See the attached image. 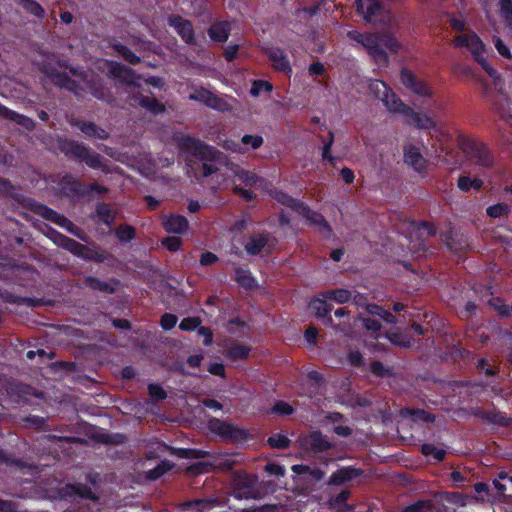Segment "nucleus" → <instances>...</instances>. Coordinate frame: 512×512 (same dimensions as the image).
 <instances>
[{"instance_id": "1", "label": "nucleus", "mask_w": 512, "mask_h": 512, "mask_svg": "<svg viewBox=\"0 0 512 512\" xmlns=\"http://www.w3.org/2000/svg\"><path fill=\"white\" fill-rule=\"evenodd\" d=\"M182 152L199 163V172L203 177H209L217 173L224 163V154L216 147L190 136H182L178 142Z\"/></svg>"}, {"instance_id": "2", "label": "nucleus", "mask_w": 512, "mask_h": 512, "mask_svg": "<svg viewBox=\"0 0 512 512\" xmlns=\"http://www.w3.org/2000/svg\"><path fill=\"white\" fill-rule=\"evenodd\" d=\"M451 44L455 48H467L474 60L495 82L500 78L498 71L493 68L483 56L485 44L476 32L470 31L469 33L459 34L452 39Z\"/></svg>"}, {"instance_id": "3", "label": "nucleus", "mask_w": 512, "mask_h": 512, "mask_svg": "<svg viewBox=\"0 0 512 512\" xmlns=\"http://www.w3.org/2000/svg\"><path fill=\"white\" fill-rule=\"evenodd\" d=\"M58 147L60 151L69 159L84 162L92 169H101L107 171L106 166L102 163L100 154L93 152L87 145L73 139H59Z\"/></svg>"}, {"instance_id": "4", "label": "nucleus", "mask_w": 512, "mask_h": 512, "mask_svg": "<svg viewBox=\"0 0 512 512\" xmlns=\"http://www.w3.org/2000/svg\"><path fill=\"white\" fill-rule=\"evenodd\" d=\"M231 495L238 500L260 498L258 477L245 471H236L231 479Z\"/></svg>"}, {"instance_id": "5", "label": "nucleus", "mask_w": 512, "mask_h": 512, "mask_svg": "<svg viewBox=\"0 0 512 512\" xmlns=\"http://www.w3.org/2000/svg\"><path fill=\"white\" fill-rule=\"evenodd\" d=\"M370 91L379 99L388 111L406 115V109L410 108L406 105L393 90L381 80H373L369 83Z\"/></svg>"}, {"instance_id": "6", "label": "nucleus", "mask_w": 512, "mask_h": 512, "mask_svg": "<svg viewBox=\"0 0 512 512\" xmlns=\"http://www.w3.org/2000/svg\"><path fill=\"white\" fill-rule=\"evenodd\" d=\"M207 427L210 432L229 443H240L248 439L247 430L216 417L208 419Z\"/></svg>"}, {"instance_id": "7", "label": "nucleus", "mask_w": 512, "mask_h": 512, "mask_svg": "<svg viewBox=\"0 0 512 512\" xmlns=\"http://www.w3.org/2000/svg\"><path fill=\"white\" fill-rule=\"evenodd\" d=\"M73 75L83 76V87L85 89V96L92 95L94 98L111 104L114 97L111 92V87L108 82L97 74L88 75L87 73L78 74L75 69H71Z\"/></svg>"}, {"instance_id": "8", "label": "nucleus", "mask_w": 512, "mask_h": 512, "mask_svg": "<svg viewBox=\"0 0 512 512\" xmlns=\"http://www.w3.org/2000/svg\"><path fill=\"white\" fill-rule=\"evenodd\" d=\"M347 37L361 44L378 66H387L389 64V57L386 51L378 50L375 33H361L358 30H350L347 32Z\"/></svg>"}, {"instance_id": "9", "label": "nucleus", "mask_w": 512, "mask_h": 512, "mask_svg": "<svg viewBox=\"0 0 512 512\" xmlns=\"http://www.w3.org/2000/svg\"><path fill=\"white\" fill-rule=\"evenodd\" d=\"M98 501V495L86 484L67 483L56 490V498L62 501L73 502L76 498Z\"/></svg>"}, {"instance_id": "10", "label": "nucleus", "mask_w": 512, "mask_h": 512, "mask_svg": "<svg viewBox=\"0 0 512 512\" xmlns=\"http://www.w3.org/2000/svg\"><path fill=\"white\" fill-rule=\"evenodd\" d=\"M463 150L476 165L489 168L494 164L491 151L482 142L467 140L463 143Z\"/></svg>"}, {"instance_id": "11", "label": "nucleus", "mask_w": 512, "mask_h": 512, "mask_svg": "<svg viewBox=\"0 0 512 512\" xmlns=\"http://www.w3.org/2000/svg\"><path fill=\"white\" fill-rule=\"evenodd\" d=\"M297 214L305 218L308 225L314 226L325 239L331 238L333 234L332 227L321 213L312 210L303 202L299 204Z\"/></svg>"}, {"instance_id": "12", "label": "nucleus", "mask_w": 512, "mask_h": 512, "mask_svg": "<svg viewBox=\"0 0 512 512\" xmlns=\"http://www.w3.org/2000/svg\"><path fill=\"white\" fill-rule=\"evenodd\" d=\"M356 12L366 23H378L383 19L384 5L380 0H355Z\"/></svg>"}, {"instance_id": "13", "label": "nucleus", "mask_w": 512, "mask_h": 512, "mask_svg": "<svg viewBox=\"0 0 512 512\" xmlns=\"http://www.w3.org/2000/svg\"><path fill=\"white\" fill-rule=\"evenodd\" d=\"M168 25L176 31L181 39L188 45H195V31L190 20L180 15H169L167 18Z\"/></svg>"}, {"instance_id": "14", "label": "nucleus", "mask_w": 512, "mask_h": 512, "mask_svg": "<svg viewBox=\"0 0 512 512\" xmlns=\"http://www.w3.org/2000/svg\"><path fill=\"white\" fill-rule=\"evenodd\" d=\"M400 81L408 90L419 96L430 97L432 95L430 86L425 81L417 78L408 68L401 69Z\"/></svg>"}, {"instance_id": "15", "label": "nucleus", "mask_w": 512, "mask_h": 512, "mask_svg": "<svg viewBox=\"0 0 512 512\" xmlns=\"http://www.w3.org/2000/svg\"><path fill=\"white\" fill-rule=\"evenodd\" d=\"M54 84L73 93L77 98L85 97L83 80L81 82L72 79L67 73L54 70L50 74Z\"/></svg>"}, {"instance_id": "16", "label": "nucleus", "mask_w": 512, "mask_h": 512, "mask_svg": "<svg viewBox=\"0 0 512 512\" xmlns=\"http://www.w3.org/2000/svg\"><path fill=\"white\" fill-rule=\"evenodd\" d=\"M48 237L53 241L55 245L69 251L73 255L77 257L82 255L84 244L76 241L75 239L62 234L52 227H49L48 229Z\"/></svg>"}, {"instance_id": "17", "label": "nucleus", "mask_w": 512, "mask_h": 512, "mask_svg": "<svg viewBox=\"0 0 512 512\" xmlns=\"http://www.w3.org/2000/svg\"><path fill=\"white\" fill-rule=\"evenodd\" d=\"M327 298L320 296H314L310 299L308 307L314 312L316 318L321 319L326 326L334 327L333 319L330 315L332 311V305L327 302Z\"/></svg>"}, {"instance_id": "18", "label": "nucleus", "mask_w": 512, "mask_h": 512, "mask_svg": "<svg viewBox=\"0 0 512 512\" xmlns=\"http://www.w3.org/2000/svg\"><path fill=\"white\" fill-rule=\"evenodd\" d=\"M364 470L354 466H344L331 474L327 484L329 486H342L355 478L361 477Z\"/></svg>"}, {"instance_id": "19", "label": "nucleus", "mask_w": 512, "mask_h": 512, "mask_svg": "<svg viewBox=\"0 0 512 512\" xmlns=\"http://www.w3.org/2000/svg\"><path fill=\"white\" fill-rule=\"evenodd\" d=\"M162 227L169 234H184L189 228L188 219L180 214H168L162 217Z\"/></svg>"}, {"instance_id": "20", "label": "nucleus", "mask_w": 512, "mask_h": 512, "mask_svg": "<svg viewBox=\"0 0 512 512\" xmlns=\"http://www.w3.org/2000/svg\"><path fill=\"white\" fill-rule=\"evenodd\" d=\"M272 67L279 72L286 74L292 73V67L285 51L279 47H271L265 52Z\"/></svg>"}, {"instance_id": "21", "label": "nucleus", "mask_w": 512, "mask_h": 512, "mask_svg": "<svg viewBox=\"0 0 512 512\" xmlns=\"http://www.w3.org/2000/svg\"><path fill=\"white\" fill-rule=\"evenodd\" d=\"M119 281L116 278H110L108 281H103L95 276H85L83 279V286L91 289L92 291H99L106 294H114L117 291Z\"/></svg>"}, {"instance_id": "22", "label": "nucleus", "mask_w": 512, "mask_h": 512, "mask_svg": "<svg viewBox=\"0 0 512 512\" xmlns=\"http://www.w3.org/2000/svg\"><path fill=\"white\" fill-rule=\"evenodd\" d=\"M157 449L160 453L169 452L171 455L176 456L180 459H200L204 458L206 455V452L200 449L176 448L164 442H159Z\"/></svg>"}, {"instance_id": "23", "label": "nucleus", "mask_w": 512, "mask_h": 512, "mask_svg": "<svg viewBox=\"0 0 512 512\" xmlns=\"http://www.w3.org/2000/svg\"><path fill=\"white\" fill-rule=\"evenodd\" d=\"M117 213L112 209L111 205L106 202H98L95 207L91 219L98 224H103L111 228L115 223Z\"/></svg>"}, {"instance_id": "24", "label": "nucleus", "mask_w": 512, "mask_h": 512, "mask_svg": "<svg viewBox=\"0 0 512 512\" xmlns=\"http://www.w3.org/2000/svg\"><path fill=\"white\" fill-rule=\"evenodd\" d=\"M474 416L488 422L490 424L498 425L501 427H508L512 424V419L507 417L504 412L496 411V410H484L482 408H477L473 412Z\"/></svg>"}, {"instance_id": "25", "label": "nucleus", "mask_w": 512, "mask_h": 512, "mask_svg": "<svg viewBox=\"0 0 512 512\" xmlns=\"http://www.w3.org/2000/svg\"><path fill=\"white\" fill-rule=\"evenodd\" d=\"M70 124L77 127L86 137L107 140L110 134L103 128L97 126L94 122L74 119Z\"/></svg>"}, {"instance_id": "26", "label": "nucleus", "mask_w": 512, "mask_h": 512, "mask_svg": "<svg viewBox=\"0 0 512 512\" xmlns=\"http://www.w3.org/2000/svg\"><path fill=\"white\" fill-rule=\"evenodd\" d=\"M304 445L314 453H323L332 448V443L320 431L310 433L304 440Z\"/></svg>"}, {"instance_id": "27", "label": "nucleus", "mask_w": 512, "mask_h": 512, "mask_svg": "<svg viewBox=\"0 0 512 512\" xmlns=\"http://www.w3.org/2000/svg\"><path fill=\"white\" fill-rule=\"evenodd\" d=\"M404 162L411 166L415 171L421 173L426 170V160L422 156L419 148L410 145L404 148Z\"/></svg>"}, {"instance_id": "28", "label": "nucleus", "mask_w": 512, "mask_h": 512, "mask_svg": "<svg viewBox=\"0 0 512 512\" xmlns=\"http://www.w3.org/2000/svg\"><path fill=\"white\" fill-rule=\"evenodd\" d=\"M207 33L212 41L224 43L228 40L231 33L230 22L217 20L208 28Z\"/></svg>"}, {"instance_id": "29", "label": "nucleus", "mask_w": 512, "mask_h": 512, "mask_svg": "<svg viewBox=\"0 0 512 512\" xmlns=\"http://www.w3.org/2000/svg\"><path fill=\"white\" fill-rule=\"evenodd\" d=\"M269 240L270 236L266 231L255 234L248 239L244 249L248 255L256 256L267 246Z\"/></svg>"}, {"instance_id": "30", "label": "nucleus", "mask_w": 512, "mask_h": 512, "mask_svg": "<svg viewBox=\"0 0 512 512\" xmlns=\"http://www.w3.org/2000/svg\"><path fill=\"white\" fill-rule=\"evenodd\" d=\"M404 117L409 125H413L419 129H431L435 126V123L430 116L418 113L411 107L406 109V115Z\"/></svg>"}, {"instance_id": "31", "label": "nucleus", "mask_w": 512, "mask_h": 512, "mask_svg": "<svg viewBox=\"0 0 512 512\" xmlns=\"http://www.w3.org/2000/svg\"><path fill=\"white\" fill-rule=\"evenodd\" d=\"M60 185L62 186L63 192L66 196H86L85 186L69 174L62 177Z\"/></svg>"}, {"instance_id": "32", "label": "nucleus", "mask_w": 512, "mask_h": 512, "mask_svg": "<svg viewBox=\"0 0 512 512\" xmlns=\"http://www.w3.org/2000/svg\"><path fill=\"white\" fill-rule=\"evenodd\" d=\"M133 70L116 61L109 63L108 76L123 83H130L132 81Z\"/></svg>"}, {"instance_id": "33", "label": "nucleus", "mask_w": 512, "mask_h": 512, "mask_svg": "<svg viewBox=\"0 0 512 512\" xmlns=\"http://www.w3.org/2000/svg\"><path fill=\"white\" fill-rule=\"evenodd\" d=\"M377 38L378 50L385 51L389 50L392 53H397L401 47L399 41L389 33H375Z\"/></svg>"}, {"instance_id": "34", "label": "nucleus", "mask_w": 512, "mask_h": 512, "mask_svg": "<svg viewBox=\"0 0 512 512\" xmlns=\"http://www.w3.org/2000/svg\"><path fill=\"white\" fill-rule=\"evenodd\" d=\"M292 471L299 476H307L314 482L321 481L325 476V471L318 467H310L304 464H296L292 466Z\"/></svg>"}, {"instance_id": "35", "label": "nucleus", "mask_w": 512, "mask_h": 512, "mask_svg": "<svg viewBox=\"0 0 512 512\" xmlns=\"http://www.w3.org/2000/svg\"><path fill=\"white\" fill-rule=\"evenodd\" d=\"M270 195L278 203L290 208L291 210L295 211L296 213L299 210V204L303 203V201L293 198L287 192L279 190V189H274L273 191H271Z\"/></svg>"}, {"instance_id": "36", "label": "nucleus", "mask_w": 512, "mask_h": 512, "mask_svg": "<svg viewBox=\"0 0 512 512\" xmlns=\"http://www.w3.org/2000/svg\"><path fill=\"white\" fill-rule=\"evenodd\" d=\"M138 104L153 115L164 113L166 110L165 105L159 102L155 97L140 95L138 97Z\"/></svg>"}, {"instance_id": "37", "label": "nucleus", "mask_w": 512, "mask_h": 512, "mask_svg": "<svg viewBox=\"0 0 512 512\" xmlns=\"http://www.w3.org/2000/svg\"><path fill=\"white\" fill-rule=\"evenodd\" d=\"M110 47L120 55L124 61L131 65H137L141 62V58L139 56H137L129 47L120 42H112Z\"/></svg>"}, {"instance_id": "38", "label": "nucleus", "mask_w": 512, "mask_h": 512, "mask_svg": "<svg viewBox=\"0 0 512 512\" xmlns=\"http://www.w3.org/2000/svg\"><path fill=\"white\" fill-rule=\"evenodd\" d=\"M235 281L239 286L251 290L256 286L255 278L248 269L237 267L235 269Z\"/></svg>"}, {"instance_id": "39", "label": "nucleus", "mask_w": 512, "mask_h": 512, "mask_svg": "<svg viewBox=\"0 0 512 512\" xmlns=\"http://www.w3.org/2000/svg\"><path fill=\"white\" fill-rule=\"evenodd\" d=\"M320 296L335 301L336 303L344 304L350 301L352 294L348 289L337 288L323 291L320 293Z\"/></svg>"}, {"instance_id": "40", "label": "nucleus", "mask_w": 512, "mask_h": 512, "mask_svg": "<svg viewBox=\"0 0 512 512\" xmlns=\"http://www.w3.org/2000/svg\"><path fill=\"white\" fill-rule=\"evenodd\" d=\"M251 348L243 344H233L226 351V357L233 361L245 360L249 357Z\"/></svg>"}, {"instance_id": "41", "label": "nucleus", "mask_w": 512, "mask_h": 512, "mask_svg": "<svg viewBox=\"0 0 512 512\" xmlns=\"http://www.w3.org/2000/svg\"><path fill=\"white\" fill-rule=\"evenodd\" d=\"M235 177L241 180L246 186L255 187L259 183L263 182V178L258 176L255 172L245 170L243 168L238 167L234 171Z\"/></svg>"}, {"instance_id": "42", "label": "nucleus", "mask_w": 512, "mask_h": 512, "mask_svg": "<svg viewBox=\"0 0 512 512\" xmlns=\"http://www.w3.org/2000/svg\"><path fill=\"white\" fill-rule=\"evenodd\" d=\"M351 496V492L348 489L341 490L337 495L331 497V506L345 512L352 511L353 507L347 503Z\"/></svg>"}, {"instance_id": "43", "label": "nucleus", "mask_w": 512, "mask_h": 512, "mask_svg": "<svg viewBox=\"0 0 512 512\" xmlns=\"http://www.w3.org/2000/svg\"><path fill=\"white\" fill-rule=\"evenodd\" d=\"M457 187L462 192L467 193L471 189L480 190L483 187V181L478 177L470 178L469 176L462 175L458 178Z\"/></svg>"}, {"instance_id": "44", "label": "nucleus", "mask_w": 512, "mask_h": 512, "mask_svg": "<svg viewBox=\"0 0 512 512\" xmlns=\"http://www.w3.org/2000/svg\"><path fill=\"white\" fill-rule=\"evenodd\" d=\"M173 467H174V464L172 462H170L168 460H163L158 465H156L154 468L148 470L146 472V477L148 480L155 481V480L161 478L168 471L172 470Z\"/></svg>"}, {"instance_id": "45", "label": "nucleus", "mask_w": 512, "mask_h": 512, "mask_svg": "<svg viewBox=\"0 0 512 512\" xmlns=\"http://www.w3.org/2000/svg\"><path fill=\"white\" fill-rule=\"evenodd\" d=\"M367 312L371 315L380 317L383 321L389 324L397 323V318L390 311L384 309L382 306L377 304H369L366 308Z\"/></svg>"}, {"instance_id": "46", "label": "nucleus", "mask_w": 512, "mask_h": 512, "mask_svg": "<svg viewBox=\"0 0 512 512\" xmlns=\"http://www.w3.org/2000/svg\"><path fill=\"white\" fill-rule=\"evenodd\" d=\"M22 6V8L31 15L42 19L45 16L44 8L36 0H14Z\"/></svg>"}, {"instance_id": "47", "label": "nucleus", "mask_w": 512, "mask_h": 512, "mask_svg": "<svg viewBox=\"0 0 512 512\" xmlns=\"http://www.w3.org/2000/svg\"><path fill=\"white\" fill-rule=\"evenodd\" d=\"M120 242L128 243L135 239L136 229L130 224H120L114 231Z\"/></svg>"}, {"instance_id": "48", "label": "nucleus", "mask_w": 512, "mask_h": 512, "mask_svg": "<svg viewBox=\"0 0 512 512\" xmlns=\"http://www.w3.org/2000/svg\"><path fill=\"white\" fill-rule=\"evenodd\" d=\"M421 453L426 457H432L437 462L443 461L446 456V451L444 449L438 448L431 443L422 444Z\"/></svg>"}, {"instance_id": "49", "label": "nucleus", "mask_w": 512, "mask_h": 512, "mask_svg": "<svg viewBox=\"0 0 512 512\" xmlns=\"http://www.w3.org/2000/svg\"><path fill=\"white\" fill-rule=\"evenodd\" d=\"M499 14L506 28H512V0H499Z\"/></svg>"}, {"instance_id": "50", "label": "nucleus", "mask_w": 512, "mask_h": 512, "mask_svg": "<svg viewBox=\"0 0 512 512\" xmlns=\"http://www.w3.org/2000/svg\"><path fill=\"white\" fill-rule=\"evenodd\" d=\"M267 444L274 449H287L291 444V440L282 433H274L269 436Z\"/></svg>"}, {"instance_id": "51", "label": "nucleus", "mask_w": 512, "mask_h": 512, "mask_svg": "<svg viewBox=\"0 0 512 512\" xmlns=\"http://www.w3.org/2000/svg\"><path fill=\"white\" fill-rule=\"evenodd\" d=\"M294 412L295 409L290 403L284 400H277L271 407L269 413L277 416H290Z\"/></svg>"}, {"instance_id": "52", "label": "nucleus", "mask_w": 512, "mask_h": 512, "mask_svg": "<svg viewBox=\"0 0 512 512\" xmlns=\"http://www.w3.org/2000/svg\"><path fill=\"white\" fill-rule=\"evenodd\" d=\"M79 258L86 261H94L97 263H102L106 259L104 253L99 248L94 249L86 245H84V250H82V255H80Z\"/></svg>"}, {"instance_id": "53", "label": "nucleus", "mask_w": 512, "mask_h": 512, "mask_svg": "<svg viewBox=\"0 0 512 512\" xmlns=\"http://www.w3.org/2000/svg\"><path fill=\"white\" fill-rule=\"evenodd\" d=\"M510 212V206L507 203H497L490 205L486 209V214L491 218H500L507 216Z\"/></svg>"}, {"instance_id": "54", "label": "nucleus", "mask_w": 512, "mask_h": 512, "mask_svg": "<svg viewBox=\"0 0 512 512\" xmlns=\"http://www.w3.org/2000/svg\"><path fill=\"white\" fill-rule=\"evenodd\" d=\"M22 423L25 427H32L41 431L45 429L46 419L38 415H28L22 418Z\"/></svg>"}, {"instance_id": "55", "label": "nucleus", "mask_w": 512, "mask_h": 512, "mask_svg": "<svg viewBox=\"0 0 512 512\" xmlns=\"http://www.w3.org/2000/svg\"><path fill=\"white\" fill-rule=\"evenodd\" d=\"M488 305L493 308L500 317H509L508 307L501 297H492L488 301Z\"/></svg>"}, {"instance_id": "56", "label": "nucleus", "mask_w": 512, "mask_h": 512, "mask_svg": "<svg viewBox=\"0 0 512 512\" xmlns=\"http://www.w3.org/2000/svg\"><path fill=\"white\" fill-rule=\"evenodd\" d=\"M36 212L41 215L44 219L49 220L53 223H57L62 214L58 213L56 210L44 205H38Z\"/></svg>"}, {"instance_id": "57", "label": "nucleus", "mask_w": 512, "mask_h": 512, "mask_svg": "<svg viewBox=\"0 0 512 512\" xmlns=\"http://www.w3.org/2000/svg\"><path fill=\"white\" fill-rule=\"evenodd\" d=\"M272 90L273 85L269 81L258 79L252 83L250 94L257 97L262 91L269 93Z\"/></svg>"}, {"instance_id": "58", "label": "nucleus", "mask_w": 512, "mask_h": 512, "mask_svg": "<svg viewBox=\"0 0 512 512\" xmlns=\"http://www.w3.org/2000/svg\"><path fill=\"white\" fill-rule=\"evenodd\" d=\"M328 134L329 138L322 147V158L324 160H327L331 165L334 166L336 158L333 155H331V149L334 143V133L332 131H329Z\"/></svg>"}, {"instance_id": "59", "label": "nucleus", "mask_w": 512, "mask_h": 512, "mask_svg": "<svg viewBox=\"0 0 512 512\" xmlns=\"http://www.w3.org/2000/svg\"><path fill=\"white\" fill-rule=\"evenodd\" d=\"M405 413L410 415L414 420H422L425 422H433L435 417L424 409H405Z\"/></svg>"}, {"instance_id": "60", "label": "nucleus", "mask_w": 512, "mask_h": 512, "mask_svg": "<svg viewBox=\"0 0 512 512\" xmlns=\"http://www.w3.org/2000/svg\"><path fill=\"white\" fill-rule=\"evenodd\" d=\"M161 244L170 252H177L182 246V239L178 236H168L161 240Z\"/></svg>"}, {"instance_id": "61", "label": "nucleus", "mask_w": 512, "mask_h": 512, "mask_svg": "<svg viewBox=\"0 0 512 512\" xmlns=\"http://www.w3.org/2000/svg\"><path fill=\"white\" fill-rule=\"evenodd\" d=\"M413 225L416 227L420 234H425L427 237H432L436 235V227L431 222L419 221L413 222Z\"/></svg>"}, {"instance_id": "62", "label": "nucleus", "mask_w": 512, "mask_h": 512, "mask_svg": "<svg viewBox=\"0 0 512 512\" xmlns=\"http://www.w3.org/2000/svg\"><path fill=\"white\" fill-rule=\"evenodd\" d=\"M431 502L429 500H418L408 506H405L401 512H423L431 509Z\"/></svg>"}, {"instance_id": "63", "label": "nucleus", "mask_w": 512, "mask_h": 512, "mask_svg": "<svg viewBox=\"0 0 512 512\" xmlns=\"http://www.w3.org/2000/svg\"><path fill=\"white\" fill-rule=\"evenodd\" d=\"M148 393H149V396L154 401H157V402L162 401L167 398L166 391L163 389L162 386H160L159 384H156V383H151L148 385Z\"/></svg>"}, {"instance_id": "64", "label": "nucleus", "mask_w": 512, "mask_h": 512, "mask_svg": "<svg viewBox=\"0 0 512 512\" xmlns=\"http://www.w3.org/2000/svg\"><path fill=\"white\" fill-rule=\"evenodd\" d=\"M492 109L499 115V118L505 122H508L512 119V115L509 112V107L507 103L501 102L498 103L495 101L492 104Z\"/></svg>"}]
</instances>
